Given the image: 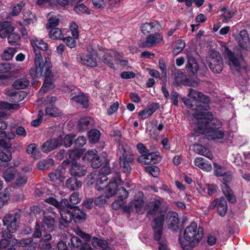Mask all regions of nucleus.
I'll return each mask as SVG.
<instances>
[{"label": "nucleus", "instance_id": "1", "mask_svg": "<svg viewBox=\"0 0 250 250\" xmlns=\"http://www.w3.org/2000/svg\"><path fill=\"white\" fill-rule=\"evenodd\" d=\"M188 96L193 101L191 102L187 98H183L182 101L188 108L194 111L193 123L195 132L205 134L214 140L223 138L224 131L221 129V122L208 111L209 109L208 97L192 88L189 89Z\"/></svg>", "mask_w": 250, "mask_h": 250}, {"label": "nucleus", "instance_id": "2", "mask_svg": "<svg viewBox=\"0 0 250 250\" xmlns=\"http://www.w3.org/2000/svg\"><path fill=\"white\" fill-rule=\"evenodd\" d=\"M35 68H31L30 74L34 79L42 75L43 71L44 79L42 86L40 90V93H43L45 91L53 87V76L50 70L52 64L49 58H45L44 62L41 54L36 52L34 58Z\"/></svg>", "mask_w": 250, "mask_h": 250}, {"label": "nucleus", "instance_id": "3", "mask_svg": "<svg viewBox=\"0 0 250 250\" xmlns=\"http://www.w3.org/2000/svg\"><path fill=\"white\" fill-rule=\"evenodd\" d=\"M148 206L149 209L147 213V216L151 218L157 216L154 219L153 224L155 239L159 242L161 240H165L161 239L165 215L160 211V208H166L167 205L163 199L159 198L150 203Z\"/></svg>", "mask_w": 250, "mask_h": 250}, {"label": "nucleus", "instance_id": "4", "mask_svg": "<svg viewBox=\"0 0 250 250\" xmlns=\"http://www.w3.org/2000/svg\"><path fill=\"white\" fill-rule=\"evenodd\" d=\"M202 236V228L198 229L197 224L192 222L184 230L183 237H180L179 240L184 250H190L199 243Z\"/></svg>", "mask_w": 250, "mask_h": 250}, {"label": "nucleus", "instance_id": "5", "mask_svg": "<svg viewBox=\"0 0 250 250\" xmlns=\"http://www.w3.org/2000/svg\"><path fill=\"white\" fill-rule=\"evenodd\" d=\"M223 55L234 75L246 72V63L241 55L235 54L226 46L224 47Z\"/></svg>", "mask_w": 250, "mask_h": 250}, {"label": "nucleus", "instance_id": "6", "mask_svg": "<svg viewBox=\"0 0 250 250\" xmlns=\"http://www.w3.org/2000/svg\"><path fill=\"white\" fill-rule=\"evenodd\" d=\"M118 183H121L120 175L119 173H115L111 181L104 188L105 195L100 196L95 199L94 203L96 206H104L106 203L107 198L116 194Z\"/></svg>", "mask_w": 250, "mask_h": 250}, {"label": "nucleus", "instance_id": "7", "mask_svg": "<svg viewBox=\"0 0 250 250\" xmlns=\"http://www.w3.org/2000/svg\"><path fill=\"white\" fill-rule=\"evenodd\" d=\"M120 164L124 172L128 175L130 170V164L134 160V157L131 148L127 145H121L119 146Z\"/></svg>", "mask_w": 250, "mask_h": 250}, {"label": "nucleus", "instance_id": "8", "mask_svg": "<svg viewBox=\"0 0 250 250\" xmlns=\"http://www.w3.org/2000/svg\"><path fill=\"white\" fill-rule=\"evenodd\" d=\"M207 62L213 72L219 73L222 71L223 68V59L218 52L212 50L207 59Z\"/></svg>", "mask_w": 250, "mask_h": 250}, {"label": "nucleus", "instance_id": "9", "mask_svg": "<svg viewBox=\"0 0 250 250\" xmlns=\"http://www.w3.org/2000/svg\"><path fill=\"white\" fill-rule=\"evenodd\" d=\"M143 197V193L138 192L135 196L134 200L130 202L125 208V210L129 212L135 211L139 214L143 213L145 210L144 207Z\"/></svg>", "mask_w": 250, "mask_h": 250}, {"label": "nucleus", "instance_id": "10", "mask_svg": "<svg viewBox=\"0 0 250 250\" xmlns=\"http://www.w3.org/2000/svg\"><path fill=\"white\" fill-rule=\"evenodd\" d=\"M108 178L105 176H100L99 172L96 171L88 177V183L92 185L96 182L95 188L97 190L100 191L107 186Z\"/></svg>", "mask_w": 250, "mask_h": 250}, {"label": "nucleus", "instance_id": "11", "mask_svg": "<svg viewBox=\"0 0 250 250\" xmlns=\"http://www.w3.org/2000/svg\"><path fill=\"white\" fill-rule=\"evenodd\" d=\"M117 54L118 52L115 50L105 49L104 51V54L101 55L100 59L109 67L115 69L116 67L115 63Z\"/></svg>", "mask_w": 250, "mask_h": 250}, {"label": "nucleus", "instance_id": "12", "mask_svg": "<svg viewBox=\"0 0 250 250\" xmlns=\"http://www.w3.org/2000/svg\"><path fill=\"white\" fill-rule=\"evenodd\" d=\"M19 218V214L18 213H15L14 214H6L3 218V225L7 226L8 232L14 233L18 229L17 221Z\"/></svg>", "mask_w": 250, "mask_h": 250}, {"label": "nucleus", "instance_id": "13", "mask_svg": "<svg viewBox=\"0 0 250 250\" xmlns=\"http://www.w3.org/2000/svg\"><path fill=\"white\" fill-rule=\"evenodd\" d=\"M122 184L121 180V183H118V188L116 190V194H118V198L112 203V207L114 209H118L121 208L124 205V200L127 197L128 193L126 189L120 187Z\"/></svg>", "mask_w": 250, "mask_h": 250}, {"label": "nucleus", "instance_id": "14", "mask_svg": "<svg viewBox=\"0 0 250 250\" xmlns=\"http://www.w3.org/2000/svg\"><path fill=\"white\" fill-rule=\"evenodd\" d=\"M81 62L84 65L90 67L97 66L98 64L95 51L92 48L88 49L87 52L82 56Z\"/></svg>", "mask_w": 250, "mask_h": 250}, {"label": "nucleus", "instance_id": "15", "mask_svg": "<svg viewBox=\"0 0 250 250\" xmlns=\"http://www.w3.org/2000/svg\"><path fill=\"white\" fill-rule=\"evenodd\" d=\"M56 101V98L54 96L48 97L46 99L45 104V114L52 117H58L61 115L59 110L56 107L54 103Z\"/></svg>", "mask_w": 250, "mask_h": 250}, {"label": "nucleus", "instance_id": "16", "mask_svg": "<svg viewBox=\"0 0 250 250\" xmlns=\"http://www.w3.org/2000/svg\"><path fill=\"white\" fill-rule=\"evenodd\" d=\"M68 247L71 250H93L89 245L86 243L83 244L81 239L76 236L71 237Z\"/></svg>", "mask_w": 250, "mask_h": 250}, {"label": "nucleus", "instance_id": "17", "mask_svg": "<svg viewBox=\"0 0 250 250\" xmlns=\"http://www.w3.org/2000/svg\"><path fill=\"white\" fill-rule=\"evenodd\" d=\"M236 40L241 48L250 50V39L246 30L241 31L237 37Z\"/></svg>", "mask_w": 250, "mask_h": 250}, {"label": "nucleus", "instance_id": "18", "mask_svg": "<svg viewBox=\"0 0 250 250\" xmlns=\"http://www.w3.org/2000/svg\"><path fill=\"white\" fill-rule=\"evenodd\" d=\"M62 136H60L57 138H52L45 142L42 146V150L44 152H48L53 150L58 146H61V142Z\"/></svg>", "mask_w": 250, "mask_h": 250}, {"label": "nucleus", "instance_id": "19", "mask_svg": "<svg viewBox=\"0 0 250 250\" xmlns=\"http://www.w3.org/2000/svg\"><path fill=\"white\" fill-rule=\"evenodd\" d=\"M166 221L169 229L174 231H177L179 222L177 213L174 212H168L167 215Z\"/></svg>", "mask_w": 250, "mask_h": 250}, {"label": "nucleus", "instance_id": "20", "mask_svg": "<svg viewBox=\"0 0 250 250\" xmlns=\"http://www.w3.org/2000/svg\"><path fill=\"white\" fill-rule=\"evenodd\" d=\"M163 40V37L160 34H150L148 36L146 41L141 43L143 47H149L156 45L160 43Z\"/></svg>", "mask_w": 250, "mask_h": 250}, {"label": "nucleus", "instance_id": "21", "mask_svg": "<svg viewBox=\"0 0 250 250\" xmlns=\"http://www.w3.org/2000/svg\"><path fill=\"white\" fill-rule=\"evenodd\" d=\"M87 172L86 167L77 162H73L71 166L70 173L71 175L81 177L84 176Z\"/></svg>", "mask_w": 250, "mask_h": 250}, {"label": "nucleus", "instance_id": "22", "mask_svg": "<svg viewBox=\"0 0 250 250\" xmlns=\"http://www.w3.org/2000/svg\"><path fill=\"white\" fill-rule=\"evenodd\" d=\"M159 156L155 152L148 153L141 155L138 159V161L142 164L149 165L151 163H155Z\"/></svg>", "mask_w": 250, "mask_h": 250}, {"label": "nucleus", "instance_id": "23", "mask_svg": "<svg viewBox=\"0 0 250 250\" xmlns=\"http://www.w3.org/2000/svg\"><path fill=\"white\" fill-rule=\"evenodd\" d=\"M188 62L186 65V69L188 72H191L194 75L199 69V65L195 58L191 53L187 54Z\"/></svg>", "mask_w": 250, "mask_h": 250}, {"label": "nucleus", "instance_id": "24", "mask_svg": "<svg viewBox=\"0 0 250 250\" xmlns=\"http://www.w3.org/2000/svg\"><path fill=\"white\" fill-rule=\"evenodd\" d=\"M159 107L158 103H152L148 107L139 113V116L143 120H145L150 117Z\"/></svg>", "mask_w": 250, "mask_h": 250}, {"label": "nucleus", "instance_id": "25", "mask_svg": "<svg viewBox=\"0 0 250 250\" xmlns=\"http://www.w3.org/2000/svg\"><path fill=\"white\" fill-rule=\"evenodd\" d=\"M65 169L62 166H59L55 170L49 174V177L51 181H55L57 180L62 182L65 178Z\"/></svg>", "mask_w": 250, "mask_h": 250}, {"label": "nucleus", "instance_id": "26", "mask_svg": "<svg viewBox=\"0 0 250 250\" xmlns=\"http://www.w3.org/2000/svg\"><path fill=\"white\" fill-rule=\"evenodd\" d=\"M60 213L61 216L60 222L63 226H66L73 219L72 211H71L67 209L61 208Z\"/></svg>", "mask_w": 250, "mask_h": 250}, {"label": "nucleus", "instance_id": "27", "mask_svg": "<svg viewBox=\"0 0 250 250\" xmlns=\"http://www.w3.org/2000/svg\"><path fill=\"white\" fill-rule=\"evenodd\" d=\"M31 43L33 47L34 51L36 54V52L40 53V51L38 50V49H40L42 50H45L48 48V44L42 40L40 39H35L31 40Z\"/></svg>", "mask_w": 250, "mask_h": 250}, {"label": "nucleus", "instance_id": "28", "mask_svg": "<svg viewBox=\"0 0 250 250\" xmlns=\"http://www.w3.org/2000/svg\"><path fill=\"white\" fill-rule=\"evenodd\" d=\"M194 164L196 166L206 171H210L212 169L210 163L202 157L196 158L194 160Z\"/></svg>", "mask_w": 250, "mask_h": 250}, {"label": "nucleus", "instance_id": "29", "mask_svg": "<svg viewBox=\"0 0 250 250\" xmlns=\"http://www.w3.org/2000/svg\"><path fill=\"white\" fill-rule=\"evenodd\" d=\"M60 15L52 13H50L47 15L48 21L46 24V28L51 29L57 26L60 22Z\"/></svg>", "mask_w": 250, "mask_h": 250}, {"label": "nucleus", "instance_id": "30", "mask_svg": "<svg viewBox=\"0 0 250 250\" xmlns=\"http://www.w3.org/2000/svg\"><path fill=\"white\" fill-rule=\"evenodd\" d=\"M193 149L196 153L204 155L210 160L213 158L211 152L202 145L199 144L194 145L193 146Z\"/></svg>", "mask_w": 250, "mask_h": 250}, {"label": "nucleus", "instance_id": "31", "mask_svg": "<svg viewBox=\"0 0 250 250\" xmlns=\"http://www.w3.org/2000/svg\"><path fill=\"white\" fill-rule=\"evenodd\" d=\"M14 31V28L8 21L0 22V37L5 38L11 32Z\"/></svg>", "mask_w": 250, "mask_h": 250}, {"label": "nucleus", "instance_id": "32", "mask_svg": "<svg viewBox=\"0 0 250 250\" xmlns=\"http://www.w3.org/2000/svg\"><path fill=\"white\" fill-rule=\"evenodd\" d=\"M71 100L81 104L85 108L87 107L89 105L88 98L83 93H81L78 95L72 96Z\"/></svg>", "mask_w": 250, "mask_h": 250}, {"label": "nucleus", "instance_id": "33", "mask_svg": "<svg viewBox=\"0 0 250 250\" xmlns=\"http://www.w3.org/2000/svg\"><path fill=\"white\" fill-rule=\"evenodd\" d=\"M73 220L75 222H81L86 219V213L79 208H76L72 210Z\"/></svg>", "mask_w": 250, "mask_h": 250}, {"label": "nucleus", "instance_id": "34", "mask_svg": "<svg viewBox=\"0 0 250 250\" xmlns=\"http://www.w3.org/2000/svg\"><path fill=\"white\" fill-rule=\"evenodd\" d=\"M92 123L93 120L89 117L82 118L79 121L77 128L80 131H83L87 129Z\"/></svg>", "mask_w": 250, "mask_h": 250}, {"label": "nucleus", "instance_id": "35", "mask_svg": "<svg viewBox=\"0 0 250 250\" xmlns=\"http://www.w3.org/2000/svg\"><path fill=\"white\" fill-rule=\"evenodd\" d=\"M30 83L29 80L26 77L16 80L13 83V86L17 89H22L27 87Z\"/></svg>", "mask_w": 250, "mask_h": 250}, {"label": "nucleus", "instance_id": "36", "mask_svg": "<svg viewBox=\"0 0 250 250\" xmlns=\"http://www.w3.org/2000/svg\"><path fill=\"white\" fill-rule=\"evenodd\" d=\"M67 188L72 190H77L82 186V182L74 178H70L66 181Z\"/></svg>", "mask_w": 250, "mask_h": 250}, {"label": "nucleus", "instance_id": "37", "mask_svg": "<svg viewBox=\"0 0 250 250\" xmlns=\"http://www.w3.org/2000/svg\"><path fill=\"white\" fill-rule=\"evenodd\" d=\"M222 190L228 200L232 203L235 202V197L233 195L231 189L229 187L228 185L226 183H223L222 184Z\"/></svg>", "mask_w": 250, "mask_h": 250}, {"label": "nucleus", "instance_id": "38", "mask_svg": "<svg viewBox=\"0 0 250 250\" xmlns=\"http://www.w3.org/2000/svg\"><path fill=\"white\" fill-rule=\"evenodd\" d=\"M28 177L22 173H17L15 178L14 184L17 187H22L27 182Z\"/></svg>", "mask_w": 250, "mask_h": 250}, {"label": "nucleus", "instance_id": "39", "mask_svg": "<svg viewBox=\"0 0 250 250\" xmlns=\"http://www.w3.org/2000/svg\"><path fill=\"white\" fill-rule=\"evenodd\" d=\"M156 26L157 28H158L159 23L157 21L150 23L146 22L141 25V31L144 34H146L152 32V29L155 28Z\"/></svg>", "mask_w": 250, "mask_h": 250}, {"label": "nucleus", "instance_id": "40", "mask_svg": "<svg viewBox=\"0 0 250 250\" xmlns=\"http://www.w3.org/2000/svg\"><path fill=\"white\" fill-rule=\"evenodd\" d=\"M16 173V171L14 168H9L4 172L3 177L6 182H10L15 178Z\"/></svg>", "mask_w": 250, "mask_h": 250}, {"label": "nucleus", "instance_id": "41", "mask_svg": "<svg viewBox=\"0 0 250 250\" xmlns=\"http://www.w3.org/2000/svg\"><path fill=\"white\" fill-rule=\"evenodd\" d=\"M100 132L95 129L91 130L88 133L89 141L91 143H97L100 139Z\"/></svg>", "mask_w": 250, "mask_h": 250}, {"label": "nucleus", "instance_id": "42", "mask_svg": "<svg viewBox=\"0 0 250 250\" xmlns=\"http://www.w3.org/2000/svg\"><path fill=\"white\" fill-rule=\"evenodd\" d=\"M50 29L49 33V37L50 39L54 40H62L63 39V35L60 28H53Z\"/></svg>", "mask_w": 250, "mask_h": 250}, {"label": "nucleus", "instance_id": "43", "mask_svg": "<svg viewBox=\"0 0 250 250\" xmlns=\"http://www.w3.org/2000/svg\"><path fill=\"white\" fill-rule=\"evenodd\" d=\"M228 206L227 201L224 198H220L218 205V213L221 216H224L227 211Z\"/></svg>", "mask_w": 250, "mask_h": 250}, {"label": "nucleus", "instance_id": "44", "mask_svg": "<svg viewBox=\"0 0 250 250\" xmlns=\"http://www.w3.org/2000/svg\"><path fill=\"white\" fill-rule=\"evenodd\" d=\"M221 18L224 22H227L234 15V12L229 9H227L225 6H223L220 9Z\"/></svg>", "mask_w": 250, "mask_h": 250}, {"label": "nucleus", "instance_id": "45", "mask_svg": "<svg viewBox=\"0 0 250 250\" xmlns=\"http://www.w3.org/2000/svg\"><path fill=\"white\" fill-rule=\"evenodd\" d=\"M16 52V49L15 48L10 47L3 52L1 58L4 60H10L12 58Z\"/></svg>", "mask_w": 250, "mask_h": 250}, {"label": "nucleus", "instance_id": "46", "mask_svg": "<svg viewBox=\"0 0 250 250\" xmlns=\"http://www.w3.org/2000/svg\"><path fill=\"white\" fill-rule=\"evenodd\" d=\"M12 156L11 155H7L2 151H0V166L5 167L7 162L11 161Z\"/></svg>", "mask_w": 250, "mask_h": 250}, {"label": "nucleus", "instance_id": "47", "mask_svg": "<svg viewBox=\"0 0 250 250\" xmlns=\"http://www.w3.org/2000/svg\"><path fill=\"white\" fill-rule=\"evenodd\" d=\"M43 226L42 227H46L47 229L52 230L55 225V220L52 217L49 216H45L43 220Z\"/></svg>", "mask_w": 250, "mask_h": 250}, {"label": "nucleus", "instance_id": "48", "mask_svg": "<svg viewBox=\"0 0 250 250\" xmlns=\"http://www.w3.org/2000/svg\"><path fill=\"white\" fill-rule=\"evenodd\" d=\"M75 136L72 134L66 135L63 139L62 137L61 142L62 143L61 145H63L66 147H70L73 143V140Z\"/></svg>", "mask_w": 250, "mask_h": 250}, {"label": "nucleus", "instance_id": "49", "mask_svg": "<svg viewBox=\"0 0 250 250\" xmlns=\"http://www.w3.org/2000/svg\"><path fill=\"white\" fill-rule=\"evenodd\" d=\"M186 45L185 42L182 40H178L176 43V45L173 48V53L174 55H177L178 53L181 52Z\"/></svg>", "mask_w": 250, "mask_h": 250}, {"label": "nucleus", "instance_id": "50", "mask_svg": "<svg viewBox=\"0 0 250 250\" xmlns=\"http://www.w3.org/2000/svg\"><path fill=\"white\" fill-rule=\"evenodd\" d=\"M81 201L79 194L78 192H73L69 197V202L72 208Z\"/></svg>", "mask_w": 250, "mask_h": 250}, {"label": "nucleus", "instance_id": "51", "mask_svg": "<svg viewBox=\"0 0 250 250\" xmlns=\"http://www.w3.org/2000/svg\"><path fill=\"white\" fill-rule=\"evenodd\" d=\"M12 139L8 137L5 131L0 132V146L5 147L7 146V142Z\"/></svg>", "mask_w": 250, "mask_h": 250}, {"label": "nucleus", "instance_id": "52", "mask_svg": "<svg viewBox=\"0 0 250 250\" xmlns=\"http://www.w3.org/2000/svg\"><path fill=\"white\" fill-rule=\"evenodd\" d=\"M25 4L23 2L14 5L12 8L11 14L13 16L18 15L21 10V9L24 6Z\"/></svg>", "mask_w": 250, "mask_h": 250}, {"label": "nucleus", "instance_id": "53", "mask_svg": "<svg viewBox=\"0 0 250 250\" xmlns=\"http://www.w3.org/2000/svg\"><path fill=\"white\" fill-rule=\"evenodd\" d=\"M145 170L146 172L153 177L157 176L159 172V169L156 166H147L146 167Z\"/></svg>", "mask_w": 250, "mask_h": 250}, {"label": "nucleus", "instance_id": "54", "mask_svg": "<svg viewBox=\"0 0 250 250\" xmlns=\"http://www.w3.org/2000/svg\"><path fill=\"white\" fill-rule=\"evenodd\" d=\"M8 41L10 44H17L20 41V36L16 33H13L9 35Z\"/></svg>", "mask_w": 250, "mask_h": 250}, {"label": "nucleus", "instance_id": "55", "mask_svg": "<svg viewBox=\"0 0 250 250\" xmlns=\"http://www.w3.org/2000/svg\"><path fill=\"white\" fill-rule=\"evenodd\" d=\"M57 208L59 209V211L61 209V208L63 209H67L72 208L71 207V205L70 204L69 201H68L66 199H63L61 200L60 202H59V204Z\"/></svg>", "mask_w": 250, "mask_h": 250}, {"label": "nucleus", "instance_id": "56", "mask_svg": "<svg viewBox=\"0 0 250 250\" xmlns=\"http://www.w3.org/2000/svg\"><path fill=\"white\" fill-rule=\"evenodd\" d=\"M65 42L66 44L70 48H73L76 47L77 42L75 39L71 37H68L62 39Z\"/></svg>", "mask_w": 250, "mask_h": 250}, {"label": "nucleus", "instance_id": "57", "mask_svg": "<svg viewBox=\"0 0 250 250\" xmlns=\"http://www.w3.org/2000/svg\"><path fill=\"white\" fill-rule=\"evenodd\" d=\"M213 166L214 175L217 176H222V175H223V173L225 172L223 167L217 163H214Z\"/></svg>", "mask_w": 250, "mask_h": 250}, {"label": "nucleus", "instance_id": "58", "mask_svg": "<svg viewBox=\"0 0 250 250\" xmlns=\"http://www.w3.org/2000/svg\"><path fill=\"white\" fill-rule=\"evenodd\" d=\"M105 243H106V241L96 237L92 238L91 240V244L94 247H100L102 248L104 245H105Z\"/></svg>", "mask_w": 250, "mask_h": 250}, {"label": "nucleus", "instance_id": "59", "mask_svg": "<svg viewBox=\"0 0 250 250\" xmlns=\"http://www.w3.org/2000/svg\"><path fill=\"white\" fill-rule=\"evenodd\" d=\"M74 10L76 12H77L79 14H82V13L89 14V12H88L87 8L85 5H84L83 4H80L76 5L74 7Z\"/></svg>", "mask_w": 250, "mask_h": 250}, {"label": "nucleus", "instance_id": "60", "mask_svg": "<svg viewBox=\"0 0 250 250\" xmlns=\"http://www.w3.org/2000/svg\"><path fill=\"white\" fill-rule=\"evenodd\" d=\"M96 150H90L87 152L84 157L83 159L84 160L92 161L95 158L96 156L98 155L96 154Z\"/></svg>", "mask_w": 250, "mask_h": 250}, {"label": "nucleus", "instance_id": "61", "mask_svg": "<svg viewBox=\"0 0 250 250\" xmlns=\"http://www.w3.org/2000/svg\"><path fill=\"white\" fill-rule=\"evenodd\" d=\"M122 56L118 52V54L116 55L115 64H118L121 66H126L128 65V61L126 60H123Z\"/></svg>", "mask_w": 250, "mask_h": 250}, {"label": "nucleus", "instance_id": "62", "mask_svg": "<svg viewBox=\"0 0 250 250\" xmlns=\"http://www.w3.org/2000/svg\"><path fill=\"white\" fill-rule=\"evenodd\" d=\"M86 139L85 137L82 136L78 137L75 141L74 144L77 147H82L85 145Z\"/></svg>", "mask_w": 250, "mask_h": 250}, {"label": "nucleus", "instance_id": "63", "mask_svg": "<svg viewBox=\"0 0 250 250\" xmlns=\"http://www.w3.org/2000/svg\"><path fill=\"white\" fill-rule=\"evenodd\" d=\"M43 115V113L42 110H40L39 111L38 118L36 120H33L31 122V125L33 126H38L42 121V118Z\"/></svg>", "mask_w": 250, "mask_h": 250}, {"label": "nucleus", "instance_id": "64", "mask_svg": "<svg viewBox=\"0 0 250 250\" xmlns=\"http://www.w3.org/2000/svg\"><path fill=\"white\" fill-rule=\"evenodd\" d=\"M39 247L41 250H48L51 248V244L48 241L42 240Z\"/></svg>", "mask_w": 250, "mask_h": 250}]
</instances>
